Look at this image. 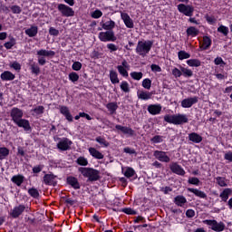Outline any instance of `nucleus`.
<instances>
[{
	"label": "nucleus",
	"mask_w": 232,
	"mask_h": 232,
	"mask_svg": "<svg viewBox=\"0 0 232 232\" xmlns=\"http://www.w3.org/2000/svg\"><path fill=\"white\" fill-rule=\"evenodd\" d=\"M23 110L14 107L11 110L10 117L14 124L18 126V128H23L24 131H32V126H30V121L26 119H23Z\"/></svg>",
	"instance_id": "1"
},
{
	"label": "nucleus",
	"mask_w": 232,
	"mask_h": 232,
	"mask_svg": "<svg viewBox=\"0 0 232 232\" xmlns=\"http://www.w3.org/2000/svg\"><path fill=\"white\" fill-rule=\"evenodd\" d=\"M78 171L87 179L88 182H97L101 179V171L93 168L80 167Z\"/></svg>",
	"instance_id": "2"
},
{
	"label": "nucleus",
	"mask_w": 232,
	"mask_h": 232,
	"mask_svg": "<svg viewBox=\"0 0 232 232\" xmlns=\"http://www.w3.org/2000/svg\"><path fill=\"white\" fill-rule=\"evenodd\" d=\"M163 120L165 122H168L169 124H174L175 126H182V124H187V122H189V119H188V115L186 114H166L163 117Z\"/></svg>",
	"instance_id": "3"
},
{
	"label": "nucleus",
	"mask_w": 232,
	"mask_h": 232,
	"mask_svg": "<svg viewBox=\"0 0 232 232\" xmlns=\"http://www.w3.org/2000/svg\"><path fill=\"white\" fill-rule=\"evenodd\" d=\"M153 48V40L139 41L136 46V53L140 57H146Z\"/></svg>",
	"instance_id": "4"
},
{
	"label": "nucleus",
	"mask_w": 232,
	"mask_h": 232,
	"mask_svg": "<svg viewBox=\"0 0 232 232\" xmlns=\"http://www.w3.org/2000/svg\"><path fill=\"white\" fill-rule=\"evenodd\" d=\"M203 224L209 226V229L215 232H222L226 229V224L222 221L218 222L216 219H205L203 220Z\"/></svg>",
	"instance_id": "5"
},
{
	"label": "nucleus",
	"mask_w": 232,
	"mask_h": 232,
	"mask_svg": "<svg viewBox=\"0 0 232 232\" xmlns=\"http://www.w3.org/2000/svg\"><path fill=\"white\" fill-rule=\"evenodd\" d=\"M36 55H38V64H40V66H44V64H46L45 57H55V52L40 49L36 52Z\"/></svg>",
	"instance_id": "6"
},
{
	"label": "nucleus",
	"mask_w": 232,
	"mask_h": 232,
	"mask_svg": "<svg viewBox=\"0 0 232 232\" xmlns=\"http://www.w3.org/2000/svg\"><path fill=\"white\" fill-rule=\"evenodd\" d=\"M98 38L102 43H115L117 41V36L113 31L101 32L98 34Z\"/></svg>",
	"instance_id": "7"
},
{
	"label": "nucleus",
	"mask_w": 232,
	"mask_h": 232,
	"mask_svg": "<svg viewBox=\"0 0 232 232\" xmlns=\"http://www.w3.org/2000/svg\"><path fill=\"white\" fill-rule=\"evenodd\" d=\"M57 10L60 12L63 17H73V15H75V11H73V8L64 4H59Z\"/></svg>",
	"instance_id": "8"
},
{
	"label": "nucleus",
	"mask_w": 232,
	"mask_h": 232,
	"mask_svg": "<svg viewBox=\"0 0 232 232\" xmlns=\"http://www.w3.org/2000/svg\"><path fill=\"white\" fill-rule=\"evenodd\" d=\"M178 11L187 17H192L193 13L195 12V7L190 5L179 4L178 5Z\"/></svg>",
	"instance_id": "9"
},
{
	"label": "nucleus",
	"mask_w": 232,
	"mask_h": 232,
	"mask_svg": "<svg viewBox=\"0 0 232 232\" xmlns=\"http://www.w3.org/2000/svg\"><path fill=\"white\" fill-rule=\"evenodd\" d=\"M28 209H30V208H28V205L20 204L18 206H15L11 212V217L13 218H19V217H21V214L24 213V211L28 213Z\"/></svg>",
	"instance_id": "10"
},
{
	"label": "nucleus",
	"mask_w": 232,
	"mask_h": 232,
	"mask_svg": "<svg viewBox=\"0 0 232 232\" xmlns=\"http://www.w3.org/2000/svg\"><path fill=\"white\" fill-rule=\"evenodd\" d=\"M72 144H73V141L68 138H63L58 143L57 148L60 150V151H68L72 150Z\"/></svg>",
	"instance_id": "11"
},
{
	"label": "nucleus",
	"mask_w": 232,
	"mask_h": 232,
	"mask_svg": "<svg viewBox=\"0 0 232 232\" xmlns=\"http://www.w3.org/2000/svg\"><path fill=\"white\" fill-rule=\"evenodd\" d=\"M43 182L45 186H53V188H55V186H57V176L53 173L45 174L43 177Z\"/></svg>",
	"instance_id": "12"
},
{
	"label": "nucleus",
	"mask_w": 232,
	"mask_h": 232,
	"mask_svg": "<svg viewBox=\"0 0 232 232\" xmlns=\"http://www.w3.org/2000/svg\"><path fill=\"white\" fill-rule=\"evenodd\" d=\"M153 157L157 159V160H160V162H170L171 159L169 156H168V152L162 151V150H155L153 153Z\"/></svg>",
	"instance_id": "13"
},
{
	"label": "nucleus",
	"mask_w": 232,
	"mask_h": 232,
	"mask_svg": "<svg viewBox=\"0 0 232 232\" xmlns=\"http://www.w3.org/2000/svg\"><path fill=\"white\" fill-rule=\"evenodd\" d=\"M169 169L172 171V173H175L176 175H179L180 177H184L186 175V170L182 168V166L179 165L177 162H173L169 165Z\"/></svg>",
	"instance_id": "14"
},
{
	"label": "nucleus",
	"mask_w": 232,
	"mask_h": 232,
	"mask_svg": "<svg viewBox=\"0 0 232 232\" xmlns=\"http://www.w3.org/2000/svg\"><path fill=\"white\" fill-rule=\"evenodd\" d=\"M66 184L72 188V189H81V183L79 182V179L73 176L66 178Z\"/></svg>",
	"instance_id": "15"
},
{
	"label": "nucleus",
	"mask_w": 232,
	"mask_h": 232,
	"mask_svg": "<svg viewBox=\"0 0 232 232\" xmlns=\"http://www.w3.org/2000/svg\"><path fill=\"white\" fill-rule=\"evenodd\" d=\"M115 130L118 131H121L123 133V135H129V137H133L135 135V130L128 126H122V125H115Z\"/></svg>",
	"instance_id": "16"
},
{
	"label": "nucleus",
	"mask_w": 232,
	"mask_h": 232,
	"mask_svg": "<svg viewBox=\"0 0 232 232\" xmlns=\"http://www.w3.org/2000/svg\"><path fill=\"white\" fill-rule=\"evenodd\" d=\"M198 102V97L194 96V97H189L186 98L181 102V106L183 108H191L194 104H197Z\"/></svg>",
	"instance_id": "17"
},
{
	"label": "nucleus",
	"mask_w": 232,
	"mask_h": 232,
	"mask_svg": "<svg viewBox=\"0 0 232 232\" xmlns=\"http://www.w3.org/2000/svg\"><path fill=\"white\" fill-rule=\"evenodd\" d=\"M60 113L63 115V117H65L68 122H73V116L70 112V109L68 108V106L62 105L60 107Z\"/></svg>",
	"instance_id": "18"
},
{
	"label": "nucleus",
	"mask_w": 232,
	"mask_h": 232,
	"mask_svg": "<svg viewBox=\"0 0 232 232\" xmlns=\"http://www.w3.org/2000/svg\"><path fill=\"white\" fill-rule=\"evenodd\" d=\"M121 17L127 28H133L135 24H133V20L131 17H130V14L128 13H121Z\"/></svg>",
	"instance_id": "19"
},
{
	"label": "nucleus",
	"mask_w": 232,
	"mask_h": 232,
	"mask_svg": "<svg viewBox=\"0 0 232 232\" xmlns=\"http://www.w3.org/2000/svg\"><path fill=\"white\" fill-rule=\"evenodd\" d=\"M150 115H159L162 111V105L160 104H150L147 108Z\"/></svg>",
	"instance_id": "20"
},
{
	"label": "nucleus",
	"mask_w": 232,
	"mask_h": 232,
	"mask_svg": "<svg viewBox=\"0 0 232 232\" xmlns=\"http://www.w3.org/2000/svg\"><path fill=\"white\" fill-rule=\"evenodd\" d=\"M101 26L102 27H99L98 30L101 31V30H107V31H110V32H113V28H115V21L113 20H110V21H107L105 23H101Z\"/></svg>",
	"instance_id": "21"
},
{
	"label": "nucleus",
	"mask_w": 232,
	"mask_h": 232,
	"mask_svg": "<svg viewBox=\"0 0 232 232\" xmlns=\"http://www.w3.org/2000/svg\"><path fill=\"white\" fill-rule=\"evenodd\" d=\"M173 202L179 208H184V205L188 204V199L182 195H178L174 198Z\"/></svg>",
	"instance_id": "22"
},
{
	"label": "nucleus",
	"mask_w": 232,
	"mask_h": 232,
	"mask_svg": "<svg viewBox=\"0 0 232 232\" xmlns=\"http://www.w3.org/2000/svg\"><path fill=\"white\" fill-rule=\"evenodd\" d=\"M188 191L189 193H193V195H195V197H198V198H208V194L198 188H188Z\"/></svg>",
	"instance_id": "23"
},
{
	"label": "nucleus",
	"mask_w": 232,
	"mask_h": 232,
	"mask_svg": "<svg viewBox=\"0 0 232 232\" xmlns=\"http://www.w3.org/2000/svg\"><path fill=\"white\" fill-rule=\"evenodd\" d=\"M89 153L93 159H97L98 160H102V159H104V154L93 147L89 148Z\"/></svg>",
	"instance_id": "24"
},
{
	"label": "nucleus",
	"mask_w": 232,
	"mask_h": 232,
	"mask_svg": "<svg viewBox=\"0 0 232 232\" xmlns=\"http://www.w3.org/2000/svg\"><path fill=\"white\" fill-rule=\"evenodd\" d=\"M212 44L213 42L211 41V38L209 36H204L203 44L199 46V48L202 52L209 50V48H211Z\"/></svg>",
	"instance_id": "25"
},
{
	"label": "nucleus",
	"mask_w": 232,
	"mask_h": 232,
	"mask_svg": "<svg viewBox=\"0 0 232 232\" xmlns=\"http://www.w3.org/2000/svg\"><path fill=\"white\" fill-rule=\"evenodd\" d=\"M138 99L140 101H150L153 96V92H146V91H139L137 92Z\"/></svg>",
	"instance_id": "26"
},
{
	"label": "nucleus",
	"mask_w": 232,
	"mask_h": 232,
	"mask_svg": "<svg viewBox=\"0 0 232 232\" xmlns=\"http://www.w3.org/2000/svg\"><path fill=\"white\" fill-rule=\"evenodd\" d=\"M188 140L194 142V144H200L202 142V136L197 132H191L188 134Z\"/></svg>",
	"instance_id": "27"
},
{
	"label": "nucleus",
	"mask_w": 232,
	"mask_h": 232,
	"mask_svg": "<svg viewBox=\"0 0 232 232\" xmlns=\"http://www.w3.org/2000/svg\"><path fill=\"white\" fill-rule=\"evenodd\" d=\"M231 193L232 189L230 188H224L223 191L219 194V198H221L222 202H227Z\"/></svg>",
	"instance_id": "28"
},
{
	"label": "nucleus",
	"mask_w": 232,
	"mask_h": 232,
	"mask_svg": "<svg viewBox=\"0 0 232 232\" xmlns=\"http://www.w3.org/2000/svg\"><path fill=\"white\" fill-rule=\"evenodd\" d=\"M0 79L2 81H14V79H15V74L10 71H5L1 73Z\"/></svg>",
	"instance_id": "29"
},
{
	"label": "nucleus",
	"mask_w": 232,
	"mask_h": 232,
	"mask_svg": "<svg viewBox=\"0 0 232 232\" xmlns=\"http://www.w3.org/2000/svg\"><path fill=\"white\" fill-rule=\"evenodd\" d=\"M11 181L19 187L24 182V176L21 174L14 175L11 178Z\"/></svg>",
	"instance_id": "30"
},
{
	"label": "nucleus",
	"mask_w": 232,
	"mask_h": 232,
	"mask_svg": "<svg viewBox=\"0 0 232 232\" xmlns=\"http://www.w3.org/2000/svg\"><path fill=\"white\" fill-rule=\"evenodd\" d=\"M186 34H187L188 37H197V35H198V34H200V31H198V29H197V27H195V26H189L186 30Z\"/></svg>",
	"instance_id": "31"
},
{
	"label": "nucleus",
	"mask_w": 232,
	"mask_h": 232,
	"mask_svg": "<svg viewBox=\"0 0 232 232\" xmlns=\"http://www.w3.org/2000/svg\"><path fill=\"white\" fill-rule=\"evenodd\" d=\"M109 77L111 84H119V82H121L119 80V74L113 70L110 71Z\"/></svg>",
	"instance_id": "32"
},
{
	"label": "nucleus",
	"mask_w": 232,
	"mask_h": 232,
	"mask_svg": "<svg viewBox=\"0 0 232 232\" xmlns=\"http://www.w3.org/2000/svg\"><path fill=\"white\" fill-rule=\"evenodd\" d=\"M179 70L181 71L183 77H185L186 79H189V77H193V71H191V69L179 65Z\"/></svg>",
	"instance_id": "33"
},
{
	"label": "nucleus",
	"mask_w": 232,
	"mask_h": 232,
	"mask_svg": "<svg viewBox=\"0 0 232 232\" xmlns=\"http://www.w3.org/2000/svg\"><path fill=\"white\" fill-rule=\"evenodd\" d=\"M16 44H17V41L15 40V38L14 36H10L9 42H5L4 44V46L6 50H12V48H14V46Z\"/></svg>",
	"instance_id": "34"
},
{
	"label": "nucleus",
	"mask_w": 232,
	"mask_h": 232,
	"mask_svg": "<svg viewBox=\"0 0 232 232\" xmlns=\"http://www.w3.org/2000/svg\"><path fill=\"white\" fill-rule=\"evenodd\" d=\"M39 32V29L37 26H31L30 28L25 30V35H28V37H35Z\"/></svg>",
	"instance_id": "35"
},
{
	"label": "nucleus",
	"mask_w": 232,
	"mask_h": 232,
	"mask_svg": "<svg viewBox=\"0 0 232 232\" xmlns=\"http://www.w3.org/2000/svg\"><path fill=\"white\" fill-rule=\"evenodd\" d=\"M187 64L190 67L198 68V66L202 65V62L198 59H189L187 61Z\"/></svg>",
	"instance_id": "36"
},
{
	"label": "nucleus",
	"mask_w": 232,
	"mask_h": 232,
	"mask_svg": "<svg viewBox=\"0 0 232 232\" xmlns=\"http://www.w3.org/2000/svg\"><path fill=\"white\" fill-rule=\"evenodd\" d=\"M106 108L110 111L111 115H113L115 111H117L119 105H117V102H109L106 105Z\"/></svg>",
	"instance_id": "37"
},
{
	"label": "nucleus",
	"mask_w": 232,
	"mask_h": 232,
	"mask_svg": "<svg viewBox=\"0 0 232 232\" xmlns=\"http://www.w3.org/2000/svg\"><path fill=\"white\" fill-rule=\"evenodd\" d=\"M10 155V150L6 147H0V160H5Z\"/></svg>",
	"instance_id": "38"
},
{
	"label": "nucleus",
	"mask_w": 232,
	"mask_h": 232,
	"mask_svg": "<svg viewBox=\"0 0 232 232\" xmlns=\"http://www.w3.org/2000/svg\"><path fill=\"white\" fill-rule=\"evenodd\" d=\"M95 141L98 142V144H101V146H102L103 148H108V146H110V142L106 140V138L102 136L96 137Z\"/></svg>",
	"instance_id": "39"
},
{
	"label": "nucleus",
	"mask_w": 232,
	"mask_h": 232,
	"mask_svg": "<svg viewBox=\"0 0 232 232\" xmlns=\"http://www.w3.org/2000/svg\"><path fill=\"white\" fill-rule=\"evenodd\" d=\"M27 193H28V195H30V197H32V198L37 199L40 197L39 190L34 187L29 188Z\"/></svg>",
	"instance_id": "40"
},
{
	"label": "nucleus",
	"mask_w": 232,
	"mask_h": 232,
	"mask_svg": "<svg viewBox=\"0 0 232 232\" xmlns=\"http://www.w3.org/2000/svg\"><path fill=\"white\" fill-rule=\"evenodd\" d=\"M216 182L218 185L220 186V188H227V183L226 182V178L224 177H217L216 178Z\"/></svg>",
	"instance_id": "41"
},
{
	"label": "nucleus",
	"mask_w": 232,
	"mask_h": 232,
	"mask_svg": "<svg viewBox=\"0 0 232 232\" xmlns=\"http://www.w3.org/2000/svg\"><path fill=\"white\" fill-rule=\"evenodd\" d=\"M191 57V54L189 53H187L186 51H179L178 53V58L179 61H184V59H189Z\"/></svg>",
	"instance_id": "42"
},
{
	"label": "nucleus",
	"mask_w": 232,
	"mask_h": 232,
	"mask_svg": "<svg viewBox=\"0 0 232 232\" xmlns=\"http://www.w3.org/2000/svg\"><path fill=\"white\" fill-rule=\"evenodd\" d=\"M218 32L227 37V35L229 34V27L226 25H220L219 27H218Z\"/></svg>",
	"instance_id": "43"
},
{
	"label": "nucleus",
	"mask_w": 232,
	"mask_h": 232,
	"mask_svg": "<svg viewBox=\"0 0 232 232\" xmlns=\"http://www.w3.org/2000/svg\"><path fill=\"white\" fill-rule=\"evenodd\" d=\"M117 70L121 77H125V78L129 77L128 70L122 65H118Z\"/></svg>",
	"instance_id": "44"
},
{
	"label": "nucleus",
	"mask_w": 232,
	"mask_h": 232,
	"mask_svg": "<svg viewBox=\"0 0 232 232\" xmlns=\"http://www.w3.org/2000/svg\"><path fill=\"white\" fill-rule=\"evenodd\" d=\"M143 75L144 74L141 72H130V77L134 81H140V79H142Z\"/></svg>",
	"instance_id": "45"
},
{
	"label": "nucleus",
	"mask_w": 232,
	"mask_h": 232,
	"mask_svg": "<svg viewBox=\"0 0 232 232\" xmlns=\"http://www.w3.org/2000/svg\"><path fill=\"white\" fill-rule=\"evenodd\" d=\"M30 70L34 75H39V73H41V68L35 63L30 65Z\"/></svg>",
	"instance_id": "46"
},
{
	"label": "nucleus",
	"mask_w": 232,
	"mask_h": 232,
	"mask_svg": "<svg viewBox=\"0 0 232 232\" xmlns=\"http://www.w3.org/2000/svg\"><path fill=\"white\" fill-rule=\"evenodd\" d=\"M120 88L121 91L124 92V93H130V83H128V82L122 81Z\"/></svg>",
	"instance_id": "47"
},
{
	"label": "nucleus",
	"mask_w": 232,
	"mask_h": 232,
	"mask_svg": "<svg viewBox=\"0 0 232 232\" xmlns=\"http://www.w3.org/2000/svg\"><path fill=\"white\" fill-rule=\"evenodd\" d=\"M135 175V169H133V168L131 167H128L124 172V176L127 179H131V177H133Z\"/></svg>",
	"instance_id": "48"
},
{
	"label": "nucleus",
	"mask_w": 232,
	"mask_h": 232,
	"mask_svg": "<svg viewBox=\"0 0 232 232\" xmlns=\"http://www.w3.org/2000/svg\"><path fill=\"white\" fill-rule=\"evenodd\" d=\"M78 166H88V159L81 156L76 160Z\"/></svg>",
	"instance_id": "49"
},
{
	"label": "nucleus",
	"mask_w": 232,
	"mask_h": 232,
	"mask_svg": "<svg viewBox=\"0 0 232 232\" xmlns=\"http://www.w3.org/2000/svg\"><path fill=\"white\" fill-rule=\"evenodd\" d=\"M214 75H215L216 79H218V81H224V80L227 79V72L220 73L218 72H215Z\"/></svg>",
	"instance_id": "50"
},
{
	"label": "nucleus",
	"mask_w": 232,
	"mask_h": 232,
	"mask_svg": "<svg viewBox=\"0 0 232 232\" xmlns=\"http://www.w3.org/2000/svg\"><path fill=\"white\" fill-rule=\"evenodd\" d=\"M188 183L192 186H200V179L197 177H191L188 179Z\"/></svg>",
	"instance_id": "51"
},
{
	"label": "nucleus",
	"mask_w": 232,
	"mask_h": 232,
	"mask_svg": "<svg viewBox=\"0 0 232 232\" xmlns=\"http://www.w3.org/2000/svg\"><path fill=\"white\" fill-rule=\"evenodd\" d=\"M172 75L175 77V79H179L182 77V71L177 67H174L172 69Z\"/></svg>",
	"instance_id": "52"
},
{
	"label": "nucleus",
	"mask_w": 232,
	"mask_h": 232,
	"mask_svg": "<svg viewBox=\"0 0 232 232\" xmlns=\"http://www.w3.org/2000/svg\"><path fill=\"white\" fill-rule=\"evenodd\" d=\"M69 81L72 82H77V81H79V74L75 72L69 73Z\"/></svg>",
	"instance_id": "53"
},
{
	"label": "nucleus",
	"mask_w": 232,
	"mask_h": 232,
	"mask_svg": "<svg viewBox=\"0 0 232 232\" xmlns=\"http://www.w3.org/2000/svg\"><path fill=\"white\" fill-rule=\"evenodd\" d=\"M145 90H150L151 88V81L150 80V78H146L142 81V84H141Z\"/></svg>",
	"instance_id": "54"
},
{
	"label": "nucleus",
	"mask_w": 232,
	"mask_h": 232,
	"mask_svg": "<svg viewBox=\"0 0 232 232\" xmlns=\"http://www.w3.org/2000/svg\"><path fill=\"white\" fill-rule=\"evenodd\" d=\"M150 141H151L153 144H160V142L163 141L162 136H160V135H155L154 137H152V138L150 139Z\"/></svg>",
	"instance_id": "55"
},
{
	"label": "nucleus",
	"mask_w": 232,
	"mask_h": 232,
	"mask_svg": "<svg viewBox=\"0 0 232 232\" xmlns=\"http://www.w3.org/2000/svg\"><path fill=\"white\" fill-rule=\"evenodd\" d=\"M33 111L36 114V115H43V113H44V106L43 105H39L36 108H34L33 110Z\"/></svg>",
	"instance_id": "56"
},
{
	"label": "nucleus",
	"mask_w": 232,
	"mask_h": 232,
	"mask_svg": "<svg viewBox=\"0 0 232 232\" xmlns=\"http://www.w3.org/2000/svg\"><path fill=\"white\" fill-rule=\"evenodd\" d=\"M102 15V11L96 9L94 12L92 13L91 16L92 19H101V16Z\"/></svg>",
	"instance_id": "57"
},
{
	"label": "nucleus",
	"mask_w": 232,
	"mask_h": 232,
	"mask_svg": "<svg viewBox=\"0 0 232 232\" xmlns=\"http://www.w3.org/2000/svg\"><path fill=\"white\" fill-rule=\"evenodd\" d=\"M10 68H13V70H15L16 72H21V63H19L17 61H14L10 63Z\"/></svg>",
	"instance_id": "58"
},
{
	"label": "nucleus",
	"mask_w": 232,
	"mask_h": 232,
	"mask_svg": "<svg viewBox=\"0 0 232 232\" xmlns=\"http://www.w3.org/2000/svg\"><path fill=\"white\" fill-rule=\"evenodd\" d=\"M150 70L151 72H153L154 73H159L160 72H162V68L160 67V65H157L155 63H152L150 65Z\"/></svg>",
	"instance_id": "59"
},
{
	"label": "nucleus",
	"mask_w": 232,
	"mask_h": 232,
	"mask_svg": "<svg viewBox=\"0 0 232 232\" xmlns=\"http://www.w3.org/2000/svg\"><path fill=\"white\" fill-rule=\"evenodd\" d=\"M160 191H161V193H163L164 195H169V193H171V191H173V188L171 187H161L160 188Z\"/></svg>",
	"instance_id": "60"
},
{
	"label": "nucleus",
	"mask_w": 232,
	"mask_h": 232,
	"mask_svg": "<svg viewBox=\"0 0 232 232\" xmlns=\"http://www.w3.org/2000/svg\"><path fill=\"white\" fill-rule=\"evenodd\" d=\"M122 213H125V215H137V211L133 210L131 208H122Z\"/></svg>",
	"instance_id": "61"
},
{
	"label": "nucleus",
	"mask_w": 232,
	"mask_h": 232,
	"mask_svg": "<svg viewBox=\"0 0 232 232\" xmlns=\"http://www.w3.org/2000/svg\"><path fill=\"white\" fill-rule=\"evenodd\" d=\"M214 64H216V66H220V65L224 66V65H226V62H224V59H222V57L218 56L214 60Z\"/></svg>",
	"instance_id": "62"
},
{
	"label": "nucleus",
	"mask_w": 232,
	"mask_h": 232,
	"mask_svg": "<svg viewBox=\"0 0 232 232\" xmlns=\"http://www.w3.org/2000/svg\"><path fill=\"white\" fill-rule=\"evenodd\" d=\"M72 68L74 70V72H79L81 68H82V63H81V62H74Z\"/></svg>",
	"instance_id": "63"
},
{
	"label": "nucleus",
	"mask_w": 232,
	"mask_h": 232,
	"mask_svg": "<svg viewBox=\"0 0 232 232\" xmlns=\"http://www.w3.org/2000/svg\"><path fill=\"white\" fill-rule=\"evenodd\" d=\"M11 12H13V14H21L23 9H21V6L19 5H13L11 6Z\"/></svg>",
	"instance_id": "64"
}]
</instances>
